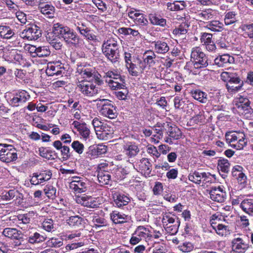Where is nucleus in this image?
I'll return each instance as SVG.
<instances>
[{"mask_svg": "<svg viewBox=\"0 0 253 253\" xmlns=\"http://www.w3.org/2000/svg\"><path fill=\"white\" fill-rule=\"evenodd\" d=\"M97 178L101 185L108 184L111 179V175L107 171L99 170Z\"/></svg>", "mask_w": 253, "mask_h": 253, "instance_id": "37", "label": "nucleus"}, {"mask_svg": "<svg viewBox=\"0 0 253 253\" xmlns=\"http://www.w3.org/2000/svg\"><path fill=\"white\" fill-rule=\"evenodd\" d=\"M2 234L5 237L11 239L19 240L22 238L21 232L17 230L16 228H5L2 232Z\"/></svg>", "mask_w": 253, "mask_h": 253, "instance_id": "30", "label": "nucleus"}, {"mask_svg": "<svg viewBox=\"0 0 253 253\" xmlns=\"http://www.w3.org/2000/svg\"><path fill=\"white\" fill-rule=\"evenodd\" d=\"M241 29L244 34L250 39H253V24H244Z\"/></svg>", "mask_w": 253, "mask_h": 253, "instance_id": "49", "label": "nucleus"}, {"mask_svg": "<svg viewBox=\"0 0 253 253\" xmlns=\"http://www.w3.org/2000/svg\"><path fill=\"white\" fill-rule=\"evenodd\" d=\"M77 87L84 95L88 97L93 96L98 93V87L92 83V81H79Z\"/></svg>", "mask_w": 253, "mask_h": 253, "instance_id": "9", "label": "nucleus"}, {"mask_svg": "<svg viewBox=\"0 0 253 253\" xmlns=\"http://www.w3.org/2000/svg\"><path fill=\"white\" fill-rule=\"evenodd\" d=\"M113 134V125L112 123H105L100 131L97 133V136L100 139L107 140L112 138Z\"/></svg>", "mask_w": 253, "mask_h": 253, "instance_id": "16", "label": "nucleus"}, {"mask_svg": "<svg viewBox=\"0 0 253 253\" xmlns=\"http://www.w3.org/2000/svg\"><path fill=\"white\" fill-rule=\"evenodd\" d=\"M30 98V95L27 92L22 90L10 100V103L14 106H18L19 103L25 102Z\"/></svg>", "mask_w": 253, "mask_h": 253, "instance_id": "25", "label": "nucleus"}, {"mask_svg": "<svg viewBox=\"0 0 253 253\" xmlns=\"http://www.w3.org/2000/svg\"><path fill=\"white\" fill-rule=\"evenodd\" d=\"M58 34H56L54 32V27H53L52 32L47 34L46 36V40L48 43L56 50L60 49L62 45L61 42V39Z\"/></svg>", "mask_w": 253, "mask_h": 253, "instance_id": "21", "label": "nucleus"}, {"mask_svg": "<svg viewBox=\"0 0 253 253\" xmlns=\"http://www.w3.org/2000/svg\"><path fill=\"white\" fill-rule=\"evenodd\" d=\"M92 221L94 225L96 227H103L107 224V220L103 217H102L98 214H95L91 216Z\"/></svg>", "mask_w": 253, "mask_h": 253, "instance_id": "44", "label": "nucleus"}, {"mask_svg": "<svg viewBox=\"0 0 253 253\" xmlns=\"http://www.w3.org/2000/svg\"><path fill=\"white\" fill-rule=\"evenodd\" d=\"M175 217L171 216L170 214L166 213L165 215H164L162 221L164 223V225L165 224H174L175 223H176V220H175Z\"/></svg>", "mask_w": 253, "mask_h": 253, "instance_id": "57", "label": "nucleus"}, {"mask_svg": "<svg viewBox=\"0 0 253 253\" xmlns=\"http://www.w3.org/2000/svg\"><path fill=\"white\" fill-rule=\"evenodd\" d=\"M94 101L97 102V107L103 116L111 119H114L117 117V114L116 107L113 105L111 101L102 99H96Z\"/></svg>", "mask_w": 253, "mask_h": 253, "instance_id": "3", "label": "nucleus"}, {"mask_svg": "<svg viewBox=\"0 0 253 253\" xmlns=\"http://www.w3.org/2000/svg\"><path fill=\"white\" fill-rule=\"evenodd\" d=\"M40 25V23H38V24H33V33L35 34V36H33V40L36 41L39 39H40V41L41 40V38L42 35V31Z\"/></svg>", "mask_w": 253, "mask_h": 253, "instance_id": "50", "label": "nucleus"}, {"mask_svg": "<svg viewBox=\"0 0 253 253\" xmlns=\"http://www.w3.org/2000/svg\"><path fill=\"white\" fill-rule=\"evenodd\" d=\"M234 105L239 110L250 112L252 110L249 99L244 95H238L233 101Z\"/></svg>", "mask_w": 253, "mask_h": 253, "instance_id": "14", "label": "nucleus"}, {"mask_svg": "<svg viewBox=\"0 0 253 253\" xmlns=\"http://www.w3.org/2000/svg\"><path fill=\"white\" fill-rule=\"evenodd\" d=\"M186 26L185 24L180 25L178 28L173 30V34L178 37H182V36L185 35L187 32V30L185 28Z\"/></svg>", "mask_w": 253, "mask_h": 253, "instance_id": "56", "label": "nucleus"}, {"mask_svg": "<svg viewBox=\"0 0 253 253\" xmlns=\"http://www.w3.org/2000/svg\"><path fill=\"white\" fill-rule=\"evenodd\" d=\"M167 8L171 11H178L183 10L186 6V4L184 1H175L173 2H168Z\"/></svg>", "mask_w": 253, "mask_h": 253, "instance_id": "34", "label": "nucleus"}, {"mask_svg": "<svg viewBox=\"0 0 253 253\" xmlns=\"http://www.w3.org/2000/svg\"><path fill=\"white\" fill-rule=\"evenodd\" d=\"M210 195L212 200L219 203L224 202L226 197V193L221 186L211 187Z\"/></svg>", "mask_w": 253, "mask_h": 253, "instance_id": "15", "label": "nucleus"}, {"mask_svg": "<svg viewBox=\"0 0 253 253\" xmlns=\"http://www.w3.org/2000/svg\"><path fill=\"white\" fill-rule=\"evenodd\" d=\"M178 248L183 252L188 253L193 250V246L191 243L185 242L182 245H179Z\"/></svg>", "mask_w": 253, "mask_h": 253, "instance_id": "60", "label": "nucleus"}, {"mask_svg": "<svg viewBox=\"0 0 253 253\" xmlns=\"http://www.w3.org/2000/svg\"><path fill=\"white\" fill-rule=\"evenodd\" d=\"M72 147L79 154L83 153L84 150V145L79 141H74L72 143Z\"/></svg>", "mask_w": 253, "mask_h": 253, "instance_id": "53", "label": "nucleus"}, {"mask_svg": "<svg viewBox=\"0 0 253 253\" xmlns=\"http://www.w3.org/2000/svg\"><path fill=\"white\" fill-rule=\"evenodd\" d=\"M225 138L227 143L231 147L237 150L242 149L247 143L245 135L243 133L228 132L225 134Z\"/></svg>", "mask_w": 253, "mask_h": 253, "instance_id": "4", "label": "nucleus"}, {"mask_svg": "<svg viewBox=\"0 0 253 253\" xmlns=\"http://www.w3.org/2000/svg\"><path fill=\"white\" fill-rule=\"evenodd\" d=\"M155 57L156 55L153 51L151 50H148L144 53L141 61L144 63V65L146 68L147 65L150 67L153 66L155 64V62L154 61Z\"/></svg>", "mask_w": 253, "mask_h": 253, "instance_id": "29", "label": "nucleus"}, {"mask_svg": "<svg viewBox=\"0 0 253 253\" xmlns=\"http://www.w3.org/2000/svg\"><path fill=\"white\" fill-rule=\"evenodd\" d=\"M192 97L201 103H206L207 101V94L199 89L193 90L191 91Z\"/></svg>", "mask_w": 253, "mask_h": 253, "instance_id": "39", "label": "nucleus"}, {"mask_svg": "<svg viewBox=\"0 0 253 253\" xmlns=\"http://www.w3.org/2000/svg\"><path fill=\"white\" fill-rule=\"evenodd\" d=\"M68 223L74 228H81L84 226L83 219L78 215L71 216L68 220Z\"/></svg>", "mask_w": 253, "mask_h": 253, "instance_id": "36", "label": "nucleus"}, {"mask_svg": "<svg viewBox=\"0 0 253 253\" xmlns=\"http://www.w3.org/2000/svg\"><path fill=\"white\" fill-rule=\"evenodd\" d=\"M14 33L9 26L0 25V37L3 39H10Z\"/></svg>", "mask_w": 253, "mask_h": 253, "instance_id": "40", "label": "nucleus"}, {"mask_svg": "<svg viewBox=\"0 0 253 253\" xmlns=\"http://www.w3.org/2000/svg\"><path fill=\"white\" fill-rule=\"evenodd\" d=\"M38 154L42 157L47 160H54V152L51 150H47L43 147L39 148Z\"/></svg>", "mask_w": 253, "mask_h": 253, "instance_id": "46", "label": "nucleus"}, {"mask_svg": "<svg viewBox=\"0 0 253 253\" xmlns=\"http://www.w3.org/2000/svg\"><path fill=\"white\" fill-rule=\"evenodd\" d=\"M114 204L117 207L121 208L128 204L130 198L124 193L115 192L113 194Z\"/></svg>", "mask_w": 253, "mask_h": 253, "instance_id": "20", "label": "nucleus"}, {"mask_svg": "<svg viewBox=\"0 0 253 253\" xmlns=\"http://www.w3.org/2000/svg\"><path fill=\"white\" fill-rule=\"evenodd\" d=\"M19 194L17 190L15 189H12L6 192L5 195L2 196V197L3 199L6 200H10L14 198L15 197H17Z\"/></svg>", "mask_w": 253, "mask_h": 253, "instance_id": "59", "label": "nucleus"}, {"mask_svg": "<svg viewBox=\"0 0 253 253\" xmlns=\"http://www.w3.org/2000/svg\"><path fill=\"white\" fill-rule=\"evenodd\" d=\"M92 124L94 127L96 134L100 131V130L103 127L105 123H102L97 118H95L92 121Z\"/></svg>", "mask_w": 253, "mask_h": 253, "instance_id": "61", "label": "nucleus"}, {"mask_svg": "<svg viewBox=\"0 0 253 253\" xmlns=\"http://www.w3.org/2000/svg\"><path fill=\"white\" fill-rule=\"evenodd\" d=\"M205 27L211 32H219L223 29V24L219 21L213 20L207 23Z\"/></svg>", "mask_w": 253, "mask_h": 253, "instance_id": "31", "label": "nucleus"}, {"mask_svg": "<svg viewBox=\"0 0 253 253\" xmlns=\"http://www.w3.org/2000/svg\"><path fill=\"white\" fill-rule=\"evenodd\" d=\"M16 151L11 145L0 143V160L5 163H10L17 158Z\"/></svg>", "mask_w": 253, "mask_h": 253, "instance_id": "7", "label": "nucleus"}, {"mask_svg": "<svg viewBox=\"0 0 253 253\" xmlns=\"http://www.w3.org/2000/svg\"><path fill=\"white\" fill-rule=\"evenodd\" d=\"M119 44L114 38L105 41L102 45V51L105 56L112 63L117 62L120 58Z\"/></svg>", "mask_w": 253, "mask_h": 253, "instance_id": "2", "label": "nucleus"}, {"mask_svg": "<svg viewBox=\"0 0 253 253\" xmlns=\"http://www.w3.org/2000/svg\"><path fill=\"white\" fill-rule=\"evenodd\" d=\"M106 82L108 84V86L113 90H118L124 89L125 85L121 84V83L115 82V81L109 80H106Z\"/></svg>", "mask_w": 253, "mask_h": 253, "instance_id": "52", "label": "nucleus"}, {"mask_svg": "<svg viewBox=\"0 0 253 253\" xmlns=\"http://www.w3.org/2000/svg\"><path fill=\"white\" fill-rule=\"evenodd\" d=\"M237 21L236 14L233 12H229L225 15L224 22L226 25H229Z\"/></svg>", "mask_w": 253, "mask_h": 253, "instance_id": "51", "label": "nucleus"}, {"mask_svg": "<svg viewBox=\"0 0 253 253\" xmlns=\"http://www.w3.org/2000/svg\"><path fill=\"white\" fill-rule=\"evenodd\" d=\"M150 236V231L148 228L144 226H138L129 240L131 245H136L143 240H145Z\"/></svg>", "mask_w": 253, "mask_h": 253, "instance_id": "10", "label": "nucleus"}, {"mask_svg": "<svg viewBox=\"0 0 253 253\" xmlns=\"http://www.w3.org/2000/svg\"><path fill=\"white\" fill-rule=\"evenodd\" d=\"M114 176L117 180H122L126 177V176L129 173L127 168L119 167L114 170Z\"/></svg>", "mask_w": 253, "mask_h": 253, "instance_id": "41", "label": "nucleus"}, {"mask_svg": "<svg viewBox=\"0 0 253 253\" xmlns=\"http://www.w3.org/2000/svg\"><path fill=\"white\" fill-rule=\"evenodd\" d=\"M41 12L49 18H52L54 17L55 7L50 4H45L43 6H40Z\"/></svg>", "mask_w": 253, "mask_h": 253, "instance_id": "35", "label": "nucleus"}, {"mask_svg": "<svg viewBox=\"0 0 253 253\" xmlns=\"http://www.w3.org/2000/svg\"><path fill=\"white\" fill-rule=\"evenodd\" d=\"M163 191V186L162 183L160 182H156L153 188V193L154 195H158L161 194Z\"/></svg>", "mask_w": 253, "mask_h": 253, "instance_id": "64", "label": "nucleus"}, {"mask_svg": "<svg viewBox=\"0 0 253 253\" xmlns=\"http://www.w3.org/2000/svg\"><path fill=\"white\" fill-rule=\"evenodd\" d=\"M191 61L195 69H200L208 66V59L206 54L198 47L192 48Z\"/></svg>", "mask_w": 253, "mask_h": 253, "instance_id": "5", "label": "nucleus"}, {"mask_svg": "<svg viewBox=\"0 0 253 253\" xmlns=\"http://www.w3.org/2000/svg\"><path fill=\"white\" fill-rule=\"evenodd\" d=\"M72 125L74 128L77 129L80 134L85 140L89 137L90 135V130L87 127L86 124L81 123L80 122L75 121L72 123Z\"/></svg>", "mask_w": 253, "mask_h": 253, "instance_id": "23", "label": "nucleus"}, {"mask_svg": "<svg viewBox=\"0 0 253 253\" xmlns=\"http://www.w3.org/2000/svg\"><path fill=\"white\" fill-rule=\"evenodd\" d=\"M152 165L147 158H142L140 160L139 168L141 172L149 175L151 171Z\"/></svg>", "mask_w": 253, "mask_h": 253, "instance_id": "33", "label": "nucleus"}, {"mask_svg": "<svg viewBox=\"0 0 253 253\" xmlns=\"http://www.w3.org/2000/svg\"><path fill=\"white\" fill-rule=\"evenodd\" d=\"M138 146L132 143H128L124 146V151L128 158H133L136 156L139 152Z\"/></svg>", "mask_w": 253, "mask_h": 253, "instance_id": "27", "label": "nucleus"}, {"mask_svg": "<svg viewBox=\"0 0 253 253\" xmlns=\"http://www.w3.org/2000/svg\"><path fill=\"white\" fill-rule=\"evenodd\" d=\"M213 229L218 235L221 236H225L230 234L229 227L222 224H219L216 227L213 226Z\"/></svg>", "mask_w": 253, "mask_h": 253, "instance_id": "42", "label": "nucleus"}, {"mask_svg": "<svg viewBox=\"0 0 253 253\" xmlns=\"http://www.w3.org/2000/svg\"><path fill=\"white\" fill-rule=\"evenodd\" d=\"M54 32L55 34L62 37L65 42L70 46L79 47L82 44V40L73 30L67 27L56 23L54 24Z\"/></svg>", "mask_w": 253, "mask_h": 253, "instance_id": "1", "label": "nucleus"}, {"mask_svg": "<svg viewBox=\"0 0 253 253\" xmlns=\"http://www.w3.org/2000/svg\"><path fill=\"white\" fill-rule=\"evenodd\" d=\"M128 15L137 25L145 26L148 24V22L147 19L142 13H138L134 11H130L128 12Z\"/></svg>", "mask_w": 253, "mask_h": 253, "instance_id": "22", "label": "nucleus"}, {"mask_svg": "<svg viewBox=\"0 0 253 253\" xmlns=\"http://www.w3.org/2000/svg\"><path fill=\"white\" fill-rule=\"evenodd\" d=\"M248 248V244L241 238H234L232 241V253H244Z\"/></svg>", "mask_w": 253, "mask_h": 253, "instance_id": "17", "label": "nucleus"}, {"mask_svg": "<svg viewBox=\"0 0 253 253\" xmlns=\"http://www.w3.org/2000/svg\"><path fill=\"white\" fill-rule=\"evenodd\" d=\"M149 19L153 25H159L162 27H165L166 25V20L161 18L160 16L151 14L150 15Z\"/></svg>", "mask_w": 253, "mask_h": 253, "instance_id": "43", "label": "nucleus"}, {"mask_svg": "<svg viewBox=\"0 0 253 253\" xmlns=\"http://www.w3.org/2000/svg\"><path fill=\"white\" fill-rule=\"evenodd\" d=\"M152 44L154 45L155 51L158 54H165L169 49L168 43L163 41H154Z\"/></svg>", "mask_w": 253, "mask_h": 253, "instance_id": "28", "label": "nucleus"}, {"mask_svg": "<svg viewBox=\"0 0 253 253\" xmlns=\"http://www.w3.org/2000/svg\"><path fill=\"white\" fill-rule=\"evenodd\" d=\"M163 128L166 131L169 136L173 139H178L181 136L180 130L175 126H172L170 123L166 122L164 123Z\"/></svg>", "mask_w": 253, "mask_h": 253, "instance_id": "18", "label": "nucleus"}, {"mask_svg": "<svg viewBox=\"0 0 253 253\" xmlns=\"http://www.w3.org/2000/svg\"><path fill=\"white\" fill-rule=\"evenodd\" d=\"M212 35L211 34L207 33H203L202 34L201 37V42L203 44L206 45V44L211 43L212 42Z\"/></svg>", "mask_w": 253, "mask_h": 253, "instance_id": "54", "label": "nucleus"}, {"mask_svg": "<svg viewBox=\"0 0 253 253\" xmlns=\"http://www.w3.org/2000/svg\"><path fill=\"white\" fill-rule=\"evenodd\" d=\"M76 201L78 204L89 208H97L100 205L98 198L92 197L86 195L77 197Z\"/></svg>", "mask_w": 253, "mask_h": 253, "instance_id": "11", "label": "nucleus"}, {"mask_svg": "<svg viewBox=\"0 0 253 253\" xmlns=\"http://www.w3.org/2000/svg\"><path fill=\"white\" fill-rule=\"evenodd\" d=\"M129 66H128L127 70L129 73L132 76H138L143 73L146 68L141 61V59L139 57L134 58L133 62H130Z\"/></svg>", "mask_w": 253, "mask_h": 253, "instance_id": "13", "label": "nucleus"}, {"mask_svg": "<svg viewBox=\"0 0 253 253\" xmlns=\"http://www.w3.org/2000/svg\"><path fill=\"white\" fill-rule=\"evenodd\" d=\"M53 146L57 150H60L62 158L63 161H66L72 156L70 149L68 146L63 145L60 140H56L53 143Z\"/></svg>", "mask_w": 253, "mask_h": 253, "instance_id": "19", "label": "nucleus"}, {"mask_svg": "<svg viewBox=\"0 0 253 253\" xmlns=\"http://www.w3.org/2000/svg\"><path fill=\"white\" fill-rule=\"evenodd\" d=\"M243 85V82L241 81L239 84L226 83V86L229 92L235 93L241 89Z\"/></svg>", "mask_w": 253, "mask_h": 253, "instance_id": "47", "label": "nucleus"}, {"mask_svg": "<svg viewBox=\"0 0 253 253\" xmlns=\"http://www.w3.org/2000/svg\"><path fill=\"white\" fill-rule=\"evenodd\" d=\"M200 21L208 20L212 18V10L211 9L202 11L198 14Z\"/></svg>", "mask_w": 253, "mask_h": 253, "instance_id": "48", "label": "nucleus"}, {"mask_svg": "<svg viewBox=\"0 0 253 253\" xmlns=\"http://www.w3.org/2000/svg\"><path fill=\"white\" fill-rule=\"evenodd\" d=\"M77 71L84 78L87 79L89 81L94 82L99 85L102 83L100 75L89 66H80L78 68Z\"/></svg>", "mask_w": 253, "mask_h": 253, "instance_id": "6", "label": "nucleus"}, {"mask_svg": "<svg viewBox=\"0 0 253 253\" xmlns=\"http://www.w3.org/2000/svg\"><path fill=\"white\" fill-rule=\"evenodd\" d=\"M214 176L215 175H211L209 172H201L198 171H194L189 173L188 179L196 184L200 185L201 183L203 184L207 183H211V177H214Z\"/></svg>", "mask_w": 253, "mask_h": 253, "instance_id": "8", "label": "nucleus"}, {"mask_svg": "<svg viewBox=\"0 0 253 253\" xmlns=\"http://www.w3.org/2000/svg\"><path fill=\"white\" fill-rule=\"evenodd\" d=\"M43 228L47 231H51L53 228V221L51 219H45L42 223Z\"/></svg>", "mask_w": 253, "mask_h": 253, "instance_id": "63", "label": "nucleus"}, {"mask_svg": "<svg viewBox=\"0 0 253 253\" xmlns=\"http://www.w3.org/2000/svg\"><path fill=\"white\" fill-rule=\"evenodd\" d=\"M48 243L49 246L59 248L63 245V240L60 238H52L48 241Z\"/></svg>", "mask_w": 253, "mask_h": 253, "instance_id": "55", "label": "nucleus"}, {"mask_svg": "<svg viewBox=\"0 0 253 253\" xmlns=\"http://www.w3.org/2000/svg\"><path fill=\"white\" fill-rule=\"evenodd\" d=\"M180 222L178 218H176V223L174 224H165V228L168 233L170 235H175L178 231Z\"/></svg>", "mask_w": 253, "mask_h": 253, "instance_id": "45", "label": "nucleus"}, {"mask_svg": "<svg viewBox=\"0 0 253 253\" xmlns=\"http://www.w3.org/2000/svg\"><path fill=\"white\" fill-rule=\"evenodd\" d=\"M73 180L70 183V188L76 193L84 192L87 190L88 183L84 178L73 177Z\"/></svg>", "mask_w": 253, "mask_h": 253, "instance_id": "12", "label": "nucleus"}, {"mask_svg": "<svg viewBox=\"0 0 253 253\" xmlns=\"http://www.w3.org/2000/svg\"><path fill=\"white\" fill-rule=\"evenodd\" d=\"M230 164L228 160L223 158H220L217 162V169L219 171L224 173H227L229 171Z\"/></svg>", "mask_w": 253, "mask_h": 253, "instance_id": "38", "label": "nucleus"}, {"mask_svg": "<svg viewBox=\"0 0 253 253\" xmlns=\"http://www.w3.org/2000/svg\"><path fill=\"white\" fill-rule=\"evenodd\" d=\"M44 182L43 177L41 172L33 173V185H37Z\"/></svg>", "mask_w": 253, "mask_h": 253, "instance_id": "58", "label": "nucleus"}, {"mask_svg": "<svg viewBox=\"0 0 253 253\" xmlns=\"http://www.w3.org/2000/svg\"><path fill=\"white\" fill-rule=\"evenodd\" d=\"M240 207L245 212L249 214L253 213V199H247L243 200Z\"/></svg>", "mask_w": 253, "mask_h": 253, "instance_id": "32", "label": "nucleus"}, {"mask_svg": "<svg viewBox=\"0 0 253 253\" xmlns=\"http://www.w3.org/2000/svg\"><path fill=\"white\" fill-rule=\"evenodd\" d=\"M234 58L228 54L219 55L214 59V63L218 67H223L234 62Z\"/></svg>", "mask_w": 253, "mask_h": 253, "instance_id": "24", "label": "nucleus"}, {"mask_svg": "<svg viewBox=\"0 0 253 253\" xmlns=\"http://www.w3.org/2000/svg\"><path fill=\"white\" fill-rule=\"evenodd\" d=\"M44 191L48 198L53 199L55 196L56 190L52 186H46L44 188Z\"/></svg>", "mask_w": 253, "mask_h": 253, "instance_id": "62", "label": "nucleus"}, {"mask_svg": "<svg viewBox=\"0 0 253 253\" xmlns=\"http://www.w3.org/2000/svg\"><path fill=\"white\" fill-rule=\"evenodd\" d=\"M110 218L115 224H122L126 222L129 219L128 215L124 213L113 211L110 213Z\"/></svg>", "mask_w": 253, "mask_h": 253, "instance_id": "26", "label": "nucleus"}]
</instances>
